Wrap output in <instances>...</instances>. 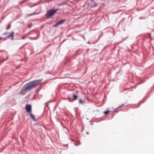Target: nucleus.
<instances>
[{"instance_id": "obj_4", "label": "nucleus", "mask_w": 154, "mask_h": 154, "mask_svg": "<svg viewBox=\"0 0 154 154\" xmlns=\"http://www.w3.org/2000/svg\"><path fill=\"white\" fill-rule=\"evenodd\" d=\"M25 109L27 112H30L31 111V105L29 104H26L25 106Z\"/></svg>"}, {"instance_id": "obj_12", "label": "nucleus", "mask_w": 154, "mask_h": 154, "mask_svg": "<svg viewBox=\"0 0 154 154\" xmlns=\"http://www.w3.org/2000/svg\"><path fill=\"white\" fill-rule=\"evenodd\" d=\"M124 105V104H122L120 106H119V107H121V106H123Z\"/></svg>"}, {"instance_id": "obj_19", "label": "nucleus", "mask_w": 154, "mask_h": 154, "mask_svg": "<svg viewBox=\"0 0 154 154\" xmlns=\"http://www.w3.org/2000/svg\"><path fill=\"white\" fill-rule=\"evenodd\" d=\"M29 15H32V14H29Z\"/></svg>"}, {"instance_id": "obj_15", "label": "nucleus", "mask_w": 154, "mask_h": 154, "mask_svg": "<svg viewBox=\"0 0 154 154\" xmlns=\"http://www.w3.org/2000/svg\"><path fill=\"white\" fill-rule=\"evenodd\" d=\"M3 38L2 37H0V40L2 39Z\"/></svg>"}, {"instance_id": "obj_7", "label": "nucleus", "mask_w": 154, "mask_h": 154, "mask_svg": "<svg viewBox=\"0 0 154 154\" xmlns=\"http://www.w3.org/2000/svg\"><path fill=\"white\" fill-rule=\"evenodd\" d=\"M77 96L74 94L73 95L72 99L73 100H75L77 99Z\"/></svg>"}, {"instance_id": "obj_10", "label": "nucleus", "mask_w": 154, "mask_h": 154, "mask_svg": "<svg viewBox=\"0 0 154 154\" xmlns=\"http://www.w3.org/2000/svg\"><path fill=\"white\" fill-rule=\"evenodd\" d=\"M79 103L80 104H83V102L82 101V100H79Z\"/></svg>"}, {"instance_id": "obj_21", "label": "nucleus", "mask_w": 154, "mask_h": 154, "mask_svg": "<svg viewBox=\"0 0 154 154\" xmlns=\"http://www.w3.org/2000/svg\"><path fill=\"white\" fill-rule=\"evenodd\" d=\"M75 145H76V144L75 143H74Z\"/></svg>"}, {"instance_id": "obj_20", "label": "nucleus", "mask_w": 154, "mask_h": 154, "mask_svg": "<svg viewBox=\"0 0 154 154\" xmlns=\"http://www.w3.org/2000/svg\"><path fill=\"white\" fill-rule=\"evenodd\" d=\"M70 99H69V101H70Z\"/></svg>"}, {"instance_id": "obj_9", "label": "nucleus", "mask_w": 154, "mask_h": 154, "mask_svg": "<svg viewBox=\"0 0 154 154\" xmlns=\"http://www.w3.org/2000/svg\"><path fill=\"white\" fill-rule=\"evenodd\" d=\"M109 111H107L104 112V113L105 115H107L109 113Z\"/></svg>"}, {"instance_id": "obj_8", "label": "nucleus", "mask_w": 154, "mask_h": 154, "mask_svg": "<svg viewBox=\"0 0 154 154\" xmlns=\"http://www.w3.org/2000/svg\"><path fill=\"white\" fill-rule=\"evenodd\" d=\"M30 115L31 116V117L32 118L33 120V121H35V118L34 116L31 113H30Z\"/></svg>"}, {"instance_id": "obj_2", "label": "nucleus", "mask_w": 154, "mask_h": 154, "mask_svg": "<svg viewBox=\"0 0 154 154\" xmlns=\"http://www.w3.org/2000/svg\"><path fill=\"white\" fill-rule=\"evenodd\" d=\"M60 9H51L47 12L46 15L48 17H49L52 16L58 10H60Z\"/></svg>"}, {"instance_id": "obj_17", "label": "nucleus", "mask_w": 154, "mask_h": 154, "mask_svg": "<svg viewBox=\"0 0 154 154\" xmlns=\"http://www.w3.org/2000/svg\"><path fill=\"white\" fill-rule=\"evenodd\" d=\"M66 40V39H64V40L63 41V42H64L65 40Z\"/></svg>"}, {"instance_id": "obj_3", "label": "nucleus", "mask_w": 154, "mask_h": 154, "mask_svg": "<svg viewBox=\"0 0 154 154\" xmlns=\"http://www.w3.org/2000/svg\"><path fill=\"white\" fill-rule=\"evenodd\" d=\"M65 21V20L64 19L61 20L59 21L56 24L54 25L53 27H57L58 26L63 24Z\"/></svg>"}, {"instance_id": "obj_16", "label": "nucleus", "mask_w": 154, "mask_h": 154, "mask_svg": "<svg viewBox=\"0 0 154 154\" xmlns=\"http://www.w3.org/2000/svg\"><path fill=\"white\" fill-rule=\"evenodd\" d=\"M143 18H142V17H140V19H143Z\"/></svg>"}, {"instance_id": "obj_6", "label": "nucleus", "mask_w": 154, "mask_h": 154, "mask_svg": "<svg viewBox=\"0 0 154 154\" xmlns=\"http://www.w3.org/2000/svg\"><path fill=\"white\" fill-rule=\"evenodd\" d=\"M14 33L13 32H11L7 36V37L8 38H10L12 37Z\"/></svg>"}, {"instance_id": "obj_1", "label": "nucleus", "mask_w": 154, "mask_h": 154, "mask_svg": "<svg viewBox=\"0 0 154 154\" xmlns=\"http://www.w3.org/2000/svg\"><path fill=\"white\" fill-rule=\"evenodd\" d=\"M40 82V80H36L30 82L23 86L24 89L25 91L29 90L35 88Z\"/></svg>"}, {"instance_id": "obj_13", "label": "nucleus", "mask_w": 154, "mask_h": 154, "mask_svg": "<svg viewBox=\"0 0 154 154\" xmlns=\"http://www.w3.org/2000/svg\"><path fill=\"white\" fill-rule=\"evenodd\" d=\"M32 25H31L30 26H28V27L29 28H30V27L32 26Z\"/></svg>"}, {"instance_id": "obj_5", "label": "nucleus", "mask_w": 154, "mask_h": 154, "mask_svg": "<svg viewBox=\"0 0 154 154\" xmlns=\"http://www.w3.org/2000/svg\"><path fill=\"white\" fill-rule=\"evenodd\" d=\"M97 4L96 3L94 0H91L90 5L91 7H94L97 6Z\"/></svg>"}, {"instance_id": "obj_18", "label": "nucleus", "mask_w": 154, "mask_h": 154, "mask_svg": "<svg viewBox=\"0 0 154 154\" xmlns=\"http://www.w3.org/2000/svg\"><path fill=\"white\" fill-rule=\"evenodd\" d=\"M22 38L23 39L24 37H23Z\"/></svg>"}, {"instance_id": "obj_14", "label": "nucleus", "mask_w": 154, "mask_h": 154, "mask_svg": "<svg viewBox=\"0 0 154 154\" xmlns=\"http://www.w3.org/2000/svg\"><path fill=\"white\" fill-rule=\"evenodd\" d=\"M7 58H8V57H7V58L6 59H4L3 60V61L5 60H7Z\"/></svg>"}, {"instance_id": "obj_11", "label": "nucleus", "mask_w": 154, "mask_h": 154, "mask_svg": "<svg viewBox=\"0 0 154 154\" xmlns=\"http://www.w3.org/2000/svg\"><path fill=\"white\" fill-rule=\"evenodd\" d=\"M10 24H9L8 25V26H7V28H6L7 29H8L10 28Z\"/></svg>"}]
</instances>
